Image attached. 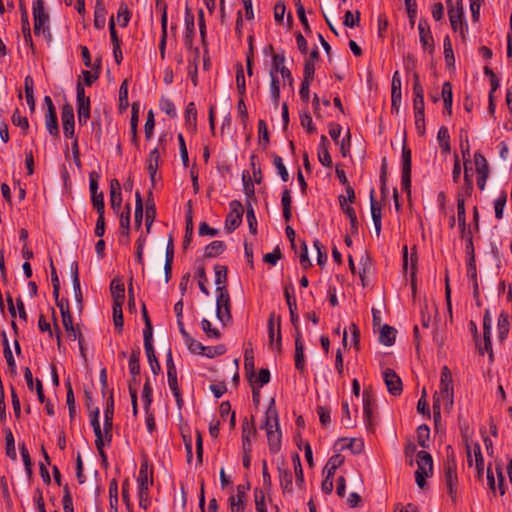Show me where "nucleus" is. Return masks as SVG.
Instances as JSON below:
<instances>
[{
	"label": "nucleus",
	"instance_id": "b1692460",
	"mask_svg": "<svg viewBox=\"0 0 512 512\" xmlns=\"http://www.w3.org/2000/svg\"><path fill=\"white\" fill-rule=\"evenodd\" d=\"M185 126L188 130L195 132L197 128V109L194 102L187 104L184 113Z\"/></svg>",
	"mask_w": 512,
	"mask_h": 512
},
{
	"label": "nucleus",
	"instance_id": "4468645a",
	"mask_svg": "<svg viewBox=\"0 0 512 512\" xmlns=\"http://www.w3.org/2000/svg\"><path fill=\"white\" fill-rule=\"evenodd\" d=\"M363 417L367 430L374 432L375 407L373 399L366 391L363 393Z\"/></svg>",
	"mask_w": 512,
	"mask_h": 512
},
{
	"label": "nucleus",
	"instance_id": "a211bd4d",
	"mask_svg": "<svg viewBox=\"0 0 512 512\" xmlns=\"http://www.w3.org/2000/svg\"><path fill=\"white\" fill-rule=\"evenodd\" d=\"M370 209H371V216L374 223V228L376 235L379 237L381 234L382 229V210L377 201L374 198V190H371L370 193Z\"/></svg>",
	"mask_w": 512,
	"mask_h": 512
},
{
	"label": "nucleus",
	"instance_id": "f3484780",
	"mask_svg": "<svg viewBox=\"0 0 512 512\" xmlns=\"http://www.w3.org/2000/svg\"><path fill=\"white\" fill-rule=\"evenodd\" d=\"M295 368L301 373H306L305 367V354H304V344L302 341L301 332L298 331L295 335Z\"/></svg>",
	"mask_w": 512,
	"mask_h": 512
},
{
	"label": "nucleus",
	"instance_id": "338daca9",
	"mask_svg": "<svg viewBox=\"0 0 512 512\" xmlns=\"http://www.w3.org/2000/svg\"><path fill=\"white\" fill-rule=\"evenodd\" d=\"M284 297H285V300H286L289 310H292V308L297 307L296 299L294 296V286L292 283L285 285Z\"/></svg>",
	"mask_w": 512,
	"mask_h": 512
},
{
	"label": "nucleus",
	"instance_id": "49530a36",
	"mask_svg": "<svg viewBox=\"0 0 512 512\" xmlns=\"http://www.w3.org/2000/svg\"><path fill=\"white\" fill-rule=\"evenodd\" d=\"M443 49H444V58L445 63L447 66H454L455 58L452 48V41L449 37V35H446V37L443 40Z\"/></svg>",
	"mask_w": 512,
	"mask_h": 512
},
{
	"label": "nucleus",
	"instance_id": "423d86ee",
	"mask_svg": "<svg viewBox=\"0 0 512 512\" xmlns=\"http://www.w3.org/2000/svg\"><path fill=\"white\" fill-rule=\"evenodd\" d=\"M90 424L93 428L94 434H95V446L96 449L101 457V460L104 464H107V455L104 451V446L108 445L110 446L111 442H108L105 438V436H102V429L100 425V410L98 407H95L93 411L90 412Z\"/></svg>",
	"mask_w": 512,
	"mask_h": 512
},
{
	"label": "nucleus",
	"instance_id": "2f4dec72",
	"mask_svg": "<svg viewBox=\"0 0 512 512\" xmlns=\"http://www.w3.org/2000/svg\"><path fill=\"white\" fill-rule=\"evenodd\" d=\"M62 323L69 340L75 341L78 336L82 335L81 331L73 326V318L71 314L64 316L62 318Z\"/></svg>",
	"mask_w": 512,
	"mask_h": 512
},
{
	"label": "nucleus",
	"instance_id": "dca6fc26",
	"mask_svg": "<svg viewBox=\"0 0 512 512\" xmlns=\"http://www.w3.org/2000/svg\"><path fill=\"white\" fill-rule=\"evenodd\" d=\"M249 487L238 485L236 494L229 498V506L231 512H243L247 503V490Z\"/></svg>",
	"mask_w": 512,
	"mask_h": 512
},
{
	"label": "nucleus",
	"instance_id": "6e6552de",
	"mask_svg": "<svg viewBox=\"0 0 512 512\" xmlns=\"http://www.w3.org/2000/svg\"><path fill=\"white\" fill-rule=\"evenodd\" d=\"M402 171H401V186L402 189L409 195L411 192V149L406 145L404 141L402 145Z\"/></svg>",
	"mask_w": 512,
	"mask_h": 512
},
{
	"label": "nucleus",
	"instance_id": "20e7f679",
	"mask_svg": "<svg viewBox=\"0 0 512 512\" xmlns=\"http://www.w3.org/2000/svg\"><path fill=\"white\" fill-rule=\"evenodd\" d=\"M417 470L415 481L420 488L426 485V479L433 475V459L430 453L422 450L416 456Z\"/></svg>",
	"mask_w": 512,
	"mask_h": 512
},
{
	"label": "nucleus",
	"instance_id": "a19ab883",
	"mask_svg": "<svg viewBox=\"0 0 512 512\" xmlns=\"http://www.w3.org/2000/svg\"><path fill=\"white\" fill-rule=\"evenodd\" d=\"M144 348H145V353H146L147 360L150 365L152 373L154 375L159 374V372L161 371V366H160V363L155 355V349H154L153 345L147 346Z\"/></svg>",
	"mask_w": 512,
	"mask_h": 512
},
{
	"label": "nucleus",
	"instance_id": "c03bdc74",
	"mask_svg": "<svg viewBox=\"0 0 512 512\" xmlns=\"http://www.w3.org/2000/svg\"><path fill=\"white\" fill-rule=\"evenodd\" d=\"M124 303H113L112 311H113V322L115 325V328L118 330L119 333L122 332L124 320H123V312H122V306Z\"/></svg>",
	"mask_w": 512,
	"mask_h": 512
},
{
	"label": "nucleus",
	"instance_id": "0e129e2a",
	"mask_svg": "<svg viewBox=\"0 0 512 512\" xmlns=\"http://www.w3.org/2000/svg\"><path fill=\"white\" fill-rule=\"evenodd\" d=\"M201 327L203 332L207 335L209 338L219 339L221 336V333L218 329L214 328L211 324V322L203 318L201 321Z\"/></svg>",
	"mask_w": 512,
	"mask_h": 512
},
{
	"label": "nucleus",
	"instance_id": "680f3d73",
	"mask_svg": "<svg viewBox=\"0 0 512 512\" xmlns=\"http://www.w3.org/2000/svg\"><path fill=\"white\" fill-rule=\"evenodd\" d=\"M472 450H473V454H474L475 466H476L477 472H478L479 476H481L484 471V458H483V455L481 452V447H480L479 443H475L473 445Z\"/></svg>",
	"mask_w": 512,
	"mask_h": 512
},
{
	"label": "nucleus",
	"instance_id": "393cba45",
	"mask_svg": "<svg viewBox=\"0 0 512 512\" xmlns=\"http://www.w3.org/2000/svg\"><path fill=\"white\" fill-rule=\"evenodd\" d=\"M110 291L113 297V303H124L125 287L119 278H114L110 283Z\"/></svg>",
	"mask_w": 512,
	"mask_h": 512
},
{
	"label": "nucleus",
	"instance_id": "0eeeda50",
	"mask_svg": "<svg viewBox=\"0 0 512 512\" xmlns=\"http://www.w3.org/2000/svg\"><path fill=\"white\" fill-rule=\"evenodd\" d=\"M76 105L78 122L80 125H86L90 118L91 102L90 97L85 95V89L81 80L76 85Z\"/></svg>",
	"mask_w": 512,
	"mask_h": 512
},
{
	"label": "nucleus",
	"instance_id": "de8ad7c7",
	"mask_svg": "<svg viewBox=\"0 0 512 512\" xmlns=\"http://www.w3.org/2000/svg\"><path fill=\"white\" fill-rule=\"evenodd\" d=\"M159 107L160 110L167 114L170 118L173 119L177 117L176 107L169 98L162 96L159 101Z\"/></svg>",
	"mask_w": 512,
	"mask_h": 512
},
{
	"label": "nucleus",
	"instance_id": "e433bc0d",
	"mask_svg": "<svg viewBox=\"0 0 512 512\" xmlns=\"http://www.w3.org/2000/svg\"><path fill=\"white\" fill-rule=\"evenodd\" d=\"M360 266L361 268L359 270V277L361 279L362 285L365 287L367 285L366 279L373 270L372 263L367 255L361 258Z\"/></svg>",
	"mask_w": 512,
	"mask_h": 512
},
{
	"label": "nucleus",
	"instance_id": "8fccbe9b",
	"mask_svg": "<svg viewBox=\"0 0 512 512\" xmlns=\"http://www.w3.org/2000/svg\"><path fill=\"white\" fill-rule=\"evenodd\" d=\"M143 219V200L139 191L135 193V226L141 228Z\"/></svg>",
	"mask_w": 512,
	"mask_h": 512
},
{
	"label": "nucleus",
	"instance_id": "4d7b16f0",
	"mask_svg": "<svg viewBox=\"0 0 512 512\" xmlns=\"http://www.w3.org/2000/svg\"><path fill=\"white\" fill-rule=\"evenodd\" d=\"M152 394H153V389H152L149 379H147L144 383L143 390H142V397H141L144 409L146 411H148V409L152 403Z\"/></svg>",
	"mask_w": 512,
	"mask_h": 512
},
{
	"label": "nucleus",
	"instance_id": "69168bd1",
	"mask_svg": "<svg viewBox=\"0 0 512 512\" xmlns=\"http://www.w3.org/2000/svg\"><path fill=\"white\" fill-rule=\"evenodd\" d=\"M154 127H155L154 112H153V110L150 109L147 112V118H146V122L144 125V132H145L146 140H150L152 138L153 132H154Z\"/></svg>",
	"mask_w": 512,
	"mask_h": 512
},
{
	"label": "nucleus",
	"instance_id": "37998d69",
	"mask_svg": "<svg viewBox=\"0 0 512 512\" xmlns=\"http://www.w3.org/2000/svg\"><path fill=\"white\" fill-rule=\"evenodd\" d=\"M437 139L443 152L448 153L451 150L450 135L447 127L442 126L438 130Z\"/></svg>",
	"mask_w": 512,
	"mask_h": 512
},
{
	"label": "nucleus",
	"instance_id": "aec40b11",
	"mask_svg": "<svg viewBox=\"0 0 512 512\" xmlns=\"http://www.w3.org/2000/svg\"><path fill=\"white\" fill-rule=\"evenodd\" d=\"M254 424H249L245 418L242 424V448L243 450H252V439L256 436Z\"/></svg>",
	"mask_w": 512,
	"mask_h": 512
},
{
	"label": "nucleus",
	"instance_id": "58836bf2",
	"mask_svg": "<svg viewBox=\"0 0 512 512\" xmlns=\"http://www.w3.org/2000/svg\"><path fill=\"white\" fill-rule=\"evenodd\" d=\"M291 203H292L291 194H290V191L286 188L283 190L282 197H281V204L283 207V217L286 222H289L292 217Z\"/></svg>",
	"mask_w": 512,
	"mask_h": 512
},
{
	"label": "nucleus",
	"instance_id": "5701e85b",
	"mask_svg": "<svg viewBox=\"0 0 512 512\" xmlns=\"http://www.w3.org/2000/svg\"><path fill=\"white\" fill-rule=\"evenodd\" d=\"M130 211H131L130 205L127 204L125 206V210L120 215L119 233H120V237L125 238V243L129 242Z\"/></svg>",
	"mask_w": 512,
	"mask_h": 512
},
{
	"label": "nucleus",
	"instance_id": "09e8293b",
	"mask_svg": "<svg viewBox=\"0 0 512 512\" xmlns=\"http://www.w3.org/2000/svg\"><path fill=\"white\" fill-rule=\"evenodd\" d=\"M430 428L422 424L417 428V442L422 448L429 447Z\"/></svg>",
	"mask_w": 512,
	"mask_h": 512
},
{
	"label": "nucleus",
	"instance_id": "774afa93",
	"mask_svg": "<svg viewBox=\"0 0 512 512\" xmlns=\"http://www.w3.org/2000/svg\"><path fill=\"white\" fill-rule=\"evenodd\" d=\"M254 498L256 512H267L264 492L256 489L254 492Z\"/></svg>",
	"mask_w": 512,
	"mask_h": 512
},
{
	"label": "nucleus",
	"instance_id": "052dcab7",
	"mask_svg": "<svg viewBox=\"0 0 512 512\" xmlns=\"http://www.w3.org/2000/svg\"><path fill=\"white\" fill-rule=\"evenodd\" d=\"M196 276L198 277L199 289L201 290V292L203 294L208 296L210 294V292H209V290L207 288L208 279H207V276H206V271H205L204 266H200V267L197 268Z\"/></svg>",
	"mask_w": 512,
	"mask_h": 512
},
{
	"label": "nucleus",
	"instance_id": "cd10ccee",
	"mask_svg": "<svg viewBox=\"0 0 512 512\" xmlns=\"http://www.w3.org/2000/svg\"><path fill=\"white\" fill-rule=\"evenodd\" d=\"M140 355V348L136 347L132 350L129 358L128 367L130 374L133 376V380H137V377L140 375Z\"/></svg>",
	"mask_w": 512,
	"mask_h": 512
},
{
	"label": "nucleus",
	"instance_id": "7c9ffc66",
	"mask_svg": "<svg viewBox=\"0 0 512 512\" xmlns=\"http://www.w3.org/2000/svg\"><path fill=\"white\" fill-rule=\"evenodd\" d=\"M280 486L284 493H291L293 491V477L290 470L285 468H278Z\"/></svg>",
	"mask_w": 512,
	"mask_h": 512
},
{
	"label": "nucleus",
	"instance_id": "f03ea898",
	"mask_svg": "<svg viewBox=\"0 0 512 512\" xmlns=\"http://www.w3.org/2000/svg\"><path fill=\"white\" fill-rule=\"evenodd\" d=\"M261 428L266 431L270 453L277 454L281 449L282 433L279 426L278 412L275 407L274 399L271 400L269 407L265 412V420Z\"/></svg>",
	"mask_w": 512,
	"mask_h": 512
},
{
	"label": "nucleus",
	"instance_id": "473e14b6",
	"mask_svg": "<svg viewBox=\"0 0 512 512\" xmlns=\"http://www.w3.org/2000/svg\"><path fill=\"white\" fill-rule=\"evenodd\" d=\"M226 249V245L223 241L215 240L209 243L205 247L204 256L207 258H215L222 254Z\"/></svg>",
	"mask_w": 512,
	"mask_h": 512
},
{
	"label": "nucleus",
	"instance_id": "c756f323",
	"mask_svg": "<svg viewBox=\"0 0 512 512\" xmlns=\"http://www.w3.org/2000/svg\"><path fill=\"white\" fill-rule=\"evenodd\" d=\"M24 89H25V97L26 102L29 106L30 111L33 113L35 111V98H34V81L31 76H26L24 79Z\"/></svg>",
	"mask_w": 512,
	"mask_h": 512
},
{
	"label": "nucleus",
	"instance_id": "a18cd8bd",
	"mask_svg": "<svg viewBox=\"0 0 512 512\" xmlns=\"http://www.w3.org/2000/svg\"><path fill=\"white\" fill-rule=\"evenodd\" d=\"M271 83H270V96L275 106H278L280 99V80L278 75H273L270 73Z\"/></svg>",
	"mask_w": 512,
	"mask_h": 512
},
{
	"label": "nucleus",
	"instance_id": "2eb2a0df",
	"mask_svg": "<svg viewBox=\"0 0 512 512\" xmlns=\"http://www.w3.org/2000/svg\"><path fill=\"white\" fill-rule=\"evenodd\" d=\"M384 382L388 389V392L393 396L401 395L403 391V385L400 377L395 373L394 370L387 368L383 372Z\"/></svg>",
	"mask_w": 512,
	"mask_h": 512
},
{
	"label": "nucleus",
	"instance_id": "9b49d317",
	"mask_svg": "<svg viewBox=\"0 0 512 512\" xmlns=\"http://www.w3.org/2000/svg\"><path fill=\"white\" fill-rule=\"evenodd\" d=\"M448 5V16L450 20L451 28L454 32H463L464 29V11L462 0L456 1V4H452L451 0H447Z\"/></svg>",
	"mask_w": 512,
	"mask_h": 512
},
{
	"label": "nucleus",
	"instance_id": "f8f14e48",
	"mask_svg": "<svg viewBox=\"0 0 512 512\" xmlns=\"http://www.w3.org/2000/svg\"><path fill=\"white\" fill-rule=\"evenodd\" d=\"M113 416H114V398L113 393L110 392V395L106 401L105 409H104V423L102 436H105L108 442H112V430H113Z\"/></svg>",
	"mask_w": 512,
	"mask_h": 512
},
{
	"label": "nucleus",
	"instance_id": "39448f33",
	"mask_svg": "<svg viewBox=\"0 0 512 512\" xmlns=\"http://www.w3.org/2000/svg\"><path fill=\"white\" fill-rule=\"evenodd\" d=\"M444 484L453 503L457 501L458 475L454 456L447 457L444 462Z\"/></svg>",
	"mask_w": 512,
	"mask_h": 512
},
{
	"label": "nucleus",
	"instance_id": "1a4fd4ad",
	"mask_svg": "<svg viewBox=\"0 0 512 512\" xmlns=\"http://www.w3.org/2000/svg\"><path fill=\"white\" fill-rule=\"evenodd\" d=\"M34 32H46L49 29V14L45 10L43 0L33 1Z\"/></svg>",
	"mask_w": 512,
	"mask_h": 512
},
{
	"label": "nucleus",
	"instance_id": "f257e3e1",
	"mask_svg": "<svg viewBox=\"0 0 512 512\" xmlns=\"http://www.w3.org/2000/svg\"><path fill=\"white\" fill-rule=\"evenodd\" d=\"M454 404L453 378L450 369L443 366L441 370L439 391L434 395L433 416L435 421L441 417V405L450 410Z\"/></svg>",
	"mask_w": 512,
	"mask_h": 512
},
{
	"label": "nucleus",
	"instance_id": "e2e57ef3",
	"mask_svg": "<svg viewBox=\"0 0 512 512\" xmlns=\"http://www.w3.org/2000/svg\"><path fill=\"white\" fill-rule=\"evenodd\" d=\"M273 165L277 169L282 181L287 182L289 179V173L283 163V159L278 155H273Z\"/></svg>",
	"mask_w": 512,
	"mask_h": 512
},
{
	"label": "nucleus",
	"instance_id": "6ab92c4d",
	"mask_svg": "<svg viewBox=\"0 0 512 512\" xmlns=\"http://www.w3.org/2000/svg\"><path fill=\"white\" fill-rule=\"evenodd\" d=\"M137 482H138V494H139V498H141V502L148 501L149 485H148L147 465H141Z\"/></svg>",
	"mask_w": 512,
	"mask_h": 512
},
{
	"label": "nucleus",
	"instance_id": "bf43d9fd",
	"mask_svg": "<svg viewBox=\"0 0 512 512\" xmlns=\"http://www.w3.org/2000/svg\"><path fill=\"white\" fill-rule=\"evenodd\" d=\"M130 17H131V14L129 12L127 5H125V4L120 5V7L117 11V17H116V21H117L118 25L121 28H124L130 21Z\"/></svg>",
	"mask_w": 512,
	"mask_h": 512
},
{
	"label": "nucleus",
	"instance_id": "a878e982",
	"mask_svg": "<svg viewBox=\"0 0 512 512\" xmlns=\"http://www.w3.org/2000/svg\"><path fill=\"white\" fill-rule=\"evenodd\" d=\"M160 162V154L158 148H154L150 151L148 159H147V170L152 182L155 181V176L157 174Z\"/></svg>",
	"mask_w": 512,
	"mask_h": 512
},
{
	"label": "nucleus",
	"instance_id": "4c0bfd02",
	"mask_svg": "<svg viewBox=\"0 0 512 512\" xmlns=\"http://www.w3.org/2000/svg\"><path fill=\"white\" fill-rule=\"evenodd\" d=\"M442 98L444 102V109L448 114L452 112V101H453V93H452V85L450 82H445L442 86Z\"/></svg>",
	"mask_w": 512,
	"mask_h": 512
},
{
	"label": "nucleus",
	"instance_id": "72a5a7b5",
	"mask_svg": "<svg viewBox=\"0 0 512 512\" xmlns=\"http://www.w3.org/2000/svg\"><path fill=\"white\" fill-rule=\"evenodd\" d=\"M45 126L50 135H52V136L59 135V127H58V119H57L56 111L46 112Z\"/></svg>",
	"mask_w": 512,
	"mask_h": 512
},
{
	"label": "nucleus",
	"instance_id": "9d476101",
	"mask_svg": "<svg viewBox=\"0 0 512 512\" xmlns=\"http://www.w3.org/2000/svg\"><path fill=\"white\" fill-rule=\"evenodd\" d=\"M230 212L225 219V229L230 233L237 229L242 223L243 206L241 202L233 200L229 204Z\"/></svg>",
	"mask_w": 512,
	"mask_h": 512
},
{
	"label": "nucleus",
	"instance_id": "bb28decb",
	"mask_svg": "<svg viewBox=\"0 0 512 512\" xmlns=\"http://www.w3.org/2000/svg\"><path fill=\"white\" fill-rule=\"evenodd\" d=\"M396 329L387 324L383 325L379 332V341L385 346H391L394 344L396 339Z\"/></svg>",
	"mask_w": 512,
	"mask_h": 512
},
{
	"label": "nucleus",
	"instance_id": "3c124183",
	"mask_svg": "<svg viewBox=\"0 0 512 512\" xmlns=\"http://www.w3.org/2000/svg\"><path fill=\"white\" fill-rule=\"evenodd\" d=\"M214 272H215V284L217 287H222V285H226L227 283V273L228 268L225 265L216 264L214 266Z\"/></svg>",
	"mask_w": 512,
	"mask_h": 512
},
{
	"label": "nucleus",
	"instance_id": "7ed1b4c3",
	"mask_svg": "<svg viewBox=\"0 0 512 512\" xmlns=\"http://www.w3.org/2000/svg\"><path fill=\"white\" fill-rule=\"evenodd\" d=\"M216 294V316L223 325H227L232 321L231 300L227 287H216Z\"/></svg>",
	"mask_w": 512,
	"mask_h": 512
},
{
	"label": "nucleus",
	"instance_id": "c85d7f7f",
	"mask_svg": "<svg viewBox=\"0 0 512 512\" xmlns=\"http://www.w3.org/2000/svg\"><path fill=\"white\" fill-rule=\"evenodd\" d=\"M497 329H498V338L502 342L506 339L509 329H510V322H509V315L507 312L502 311L498 316L497 321Z\"/></svg>",
	"mask_w": 512,
	"mask_h": 512
},
{
	"label": "nucleus",
	"instance_id": "4be33fe9",
	"mask_svg": "<svg viewBox=\"0 0 512 512\" xmlns=\"http://www.w3.org/2000/svg\"><path fill=\"white\" fill-rule=\"evenodd\" d=\"M328 139L325 135H322L320 137V142H319V145H318V159H319V162L325 166V167H332V158H331V155L328 151Z\"/></svg>",
	"mask_w": 512,
	"mask_h": 512
},
{
	"label": "nucleus",
	"instance_id": "ea45409f",
	"mask_svg": "<svg viewBox=\"0 0 512 512\" xmlns=\"http://www.w3.org/2000/svg\"><path fill=\"white\" fill-rule=\"evenodd\" d=\"M292 462L294 466L296 485L302 489L304 488L305 481L300 456L297 453L292 456Z\"/></svg>",
	"mask_w": 512,
	"mask_h": 512
},
{
	"label": "nucleus",
	"instance_id": "6e6d98bb",
	"mask_svg": "<svg viewBox=\"0 0 512 512\" xmlns=\"http://www.w3.org/2000/svg\"><path fill=\"white\" fill-rule=\"evenodd\" d=\"M236 85L238 92L241 96L245 94L246 91V83H245V76H244V70L241 63L236 64Z\"/></svg>",
	"mask_w": 512,
	"mask_h": 512
},
{
	"label": "nucleus",
	"instance_id": "c9c22d12",
	"mask_svg": "<svg viewBox=\"0 0 512 512\" xmlns=\"http://www.w3.org/2000/svg\"><path fill=\"white\" fill-rule=\"evenodd\" d=\"M109 505L110 512H118V483L112 479L109 483Z\"/></svg>",
	"mask_w": 512,
	"mask_h": 512
},
{
	"label": "nucleus",
	"instance_id": "864d4df0",
	"mask_svg": "<svg viewBox=\"0 0 512 512\" xmlns=\"http://www.w3.org/2000/svg\"><path fill=\"white\" fill-rule=\"evenodd\" d=\"M156 217V207L153 201H147L145 211V225L147 233L150 232L152 224Z\"/></svg>",
	"mask_w": 512,
	"mask_h": 512
},
{
	"label": "nucleus",
	"instance_id": "79ce46f5",
	"mask_svg": "<svg viewBox=\"0 0 512 512\" xmlns=\"http://www.w3.org/2000/svg\"><path fill=\"white\" fill-rule=\"evenodd\" d=\"M285 69H287V67L285 66V56L283 54L274 53L272 55L270 73H273V75H277L278 73H281Z\"/></svg>",
	"mask_w": 512,
	"mask_h": 512
},
{
	"label": "nucleus",
	"instance_id": "ddd939ff",
	"mask_svg": "<svg viewBox=\"0 0 512 512\" xmlns=\"http://www.w3.org/2000/svg\"><path fill=\"white\" fill-rule=\"evenodd\" d=\"M61 120L64 136L70 139L74 138L75 116L70 103H66L62 106Z\"/></svg>",
	"mask_w": 512,
	"mask_h": 512
},
{
	"label": "nucleus",
	"instance_id": "412c9836",
	"mask_svg": "<svg viewBox=\"0 0 512 512\" xmlns=\"http://www.w3.org/2000/svg\"><path fill=\"white\" fill-rule=\"evenodd\" d=\"M196 34H185L184 44L189 49L190 55L188 57V64L199 65L201 52L198 46H193V39Z\"/></svg>",
	"mask_w": 512,
	"mask_h": 512
},
{
	"label": "nucleus",
	"instance_id": "13d9d810",
	"mask_svg": "<svg viewBox=\"0 0 512 512\" xmlns=\"http://www.w3.org/2000/svg\"><path fill=\"white\" fill-rule=\"evenodd\" d=\"M67 393H66V403L68 405L69 415L71 418H73L76 414V407H75V397L74 392L72 389L71 383L68 381L65 384Z\"/></svg>",
	"mask_w": 512,
	"mask_h": 512
},
{
	"label": "nucleus",
	"instance_id": "5fc2aeb1",
	"mask_svg": "<svg viewBox=\"0 0 512 512\" xmlns=\"http://www.w3.org/2000/svg\"><path fill=\"white\" fill-rule=\"evenodd\" d=\"M5 440H6V454L12 460H15L17 457L16 449H15V441L12 431L7 428L5 430Z\"/></svg>",
	"mask_w": 512,
	"mask_h": 512
},
{
	"label": "nucleus",
	"instance_id": "f704fd0d",
	"mask_svg": "<svg viewBox=\"0 0 512 512\" xmlns=\"http://www.w3.org/2000/svg\"><path fill=\"white\" fill-rule=\"evenodd\" d=\"M474 163L477 176H489L488 162L480 152L474 154Z\"/></svg>",
	"mask_w": 512,
	"mask_h": 512
},
{
	"label": "nucleus",
	"instance_id": "603ef678",
	"mask_svg": "<svg viewBox=\"0 0 512 512\" xmlns=\"http://www.w3.org/2000/svg\"><path fill=\"white\" fill-rule=\"evenodd\" d=\"M507 202V193L501 191L499 196L494 201L495 217L500 220L503 218L504 208Z\"/></svg>",
	"mask_w": 512,
	"mask_h": 512
}]
</instances>
